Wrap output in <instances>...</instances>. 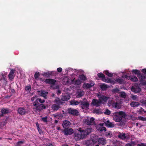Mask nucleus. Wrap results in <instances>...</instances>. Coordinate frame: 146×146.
Returning <instances> with one entry per match:
<instances>
[{
    "label": "nucleus",
    "instance_id": "0e129e2a",
    "mask_svg": "<svg viewBox=\"0 0 146 146\" xmlns=\"http://www.w3.org/2000/svg\"><path fill=\"white\" fill-rule=\"evenodd\" d=\"M142 72L146 75V69L145 68L143 69L142 70Z\"/></svg>",
    "mask_w": 146,
    "mask_h": 146
},
{
    "label": "nucleus",
    "instance_id": "de8ad7c7",
    "mask_svg": "<svg viewBox=\"0 0 146 146\" xmlns=\"http://www.w3.org/2000/svg\"><path fill=\"white\" fill-rule=\"evenodd\" d=\"M131 98L134 100H136L137 99V97L136 95L131 94Z\"/></svg>",
    "mask_w": 146,
    "mask_h": 146
},
{
    "label": "nucleus",
    "instance_id": "6e6d98bb",
    "mask_svg": "<svg viewBox=\"0 0 146 146\" xmlns=\"http://www.w3.org/2000/svg\"><path fill=\"white\" fill-rule=\"evenodd\" d=\"M57 71L59 72H61L62 71V69L61 68H59L57 69Z\"/></svg>",
    "mask_w": 146,
    "mask_h": 146
},
{
    "label": "nucleus",
    "instance_id": "f03ea898",
    "mask_svg": "<svg viewBox=\"0 0 146 146\" xmlns=\"http://www.w3.org/2000/svg\"><path fill=\"white\" fill-rule=\"evenodd\" d=\"M126 116L125 113L123 111H120L119 112H115L113 114V120L116 122H120L119 125H122V123L121 122L122 117H125Z\"/></svg>",
    "mask_w": 146,
    "mask_h": 146
},
{
    "label": "nucleus",
    "instance_id": "7ed1b4c3",
    "mask_svg": "<svg viewBox=\"0 0 146 146\" xmlns=\"http://www.w3.org/2000/svg\"><path fill=\"white\" fill-rule=\"evenodd\" d=\"M92 129L90 127H87L85 128H79L78 131L82 133L83 137L85 138L92 131Z\"/></svg>",
    "mask_w": 146,
    "mask_h": 146
},
{
    "label": "nucleus",
    "instance_id": "423d86ee",
    "mask_svg": "<svg viewBox=\"0 0 146 146\" xmlns=\"http://www.w3.org/2000/svg\"><path fill=\"white\" fill-rule=\"evenodd\" d=\"M68 113L74 116H77L79 115V112L76 109L72 108H69L67 109Z\"/></svg>",
    "mask_w": 146,
    "mask_h": 146
},
{
    "label": "nucleus",
    "instance_id": "69168bd1",
    "mask_svg": "<svg viewBox=\"0 0 146 146\" xmlns=\"http://www.w3.org/2000/svg\"><path fill=\"white\" fill-rule=\"evenodd\" d=\"M54 88V89H58L59 88V86H55Z\"/></svg>",
    "mask_w": 146,
    "mask_h": 146
},
{
    "label": "nucleus",
    "instance_id": "603ef678",
    "mask_svg": "<svg viewBox=\"0 0 146 146\" xmlns=\"http://www.w3.org/2000/svg\"><path fill=\"white\" fill-rule=\"evenodd\" d=\"M39 76V74L38 73L36 72L35 74L34 77L35 79H37Z\"/></svg>",
    "mask_w": 146,
    "mask_h": 146
},
{
    "label": "nucleus",
    "instance_id": "c85d7f7f",
    "mask_svg": "<svg viewBox=\"0 0 146 146\" xmlns=\"http://www.w3.org/2000/svg\"><path fill=\"white\" fill-rule=\"evenodd\" d=\"M14 73V71L13 69H12L8 75L9 78L10 80H11L13 79L14 77L13 76V74Z\"/></svg>",
    "mask_w": 146,
    "mask_h": 146
},
{
    "label": "nucleus",
    "instance_id": "37998d69",
    "mask_svg": "<svg viewBox=\"0 0 146 146\" xmlns=\"http://www.w3.org/2000/svg\"><path fill=\"white\" fill-rule=\"evenodd\" d=\"M138 119L141 120L143 121H146V117H143L141 116H138Z\"/></svg>",
    "mask_w": 146,
    "mask_h": 146
},
{
    "label": "nucleus",
    "instance_id": "a19ab883",
    "mask_svg": "<svg viewBox=\"0 0 146 146\" xmlns=\"http://www.w3.org/2000/svg\"><path fill=\"white\" fill-rule=\"evenodd\" d=\"M97 75L99 78H104L105 77V76L102 73H98Z\"/></svg>",
    "mask_w": 146,
    "mask_h": 146
},
{
    "label": "nucleus",
    "instance_id": "8fccbe9b",
    "mask_svg": "<svg viewBox=\"0 0 146 146\" xmlns=\"http://www.w3.org/2000/svg\"><path fill=\"white\" fill-rule=\"evenodd\" d=\"M25 90L26 91H30L31 90V86H26L25 87Z\"/></svg>",
    "mask_w": 146,
    "mask_h": 146
},
{
    "label": "nucleus",
    "instance_id": "774afa93",
    "mask_svg": "<svg viewBox=\"0 0 146 146\" xmlns=\"http://www.w3.org/2000/svg\"><path fill=\"white\" fill-rule=\"evenodd\" d=\"M126 146H131V144L130 143H127L126 144Z\"/></svg>",
    "mask_w": 146,
    "mask_h": 146
},
{
    "label": "nucleus",
    "instance_id": "bb28decb",
    "mask_svg": "<svg viewBox=\"0 0 146 146\" xmlns=\"http://www.w3.org/2000/svg\"><path fill=\"white\" fill-rule=\"evenodd\" d=\"M130 79L132 81L136 82L138 81L137 78L135 76H132L129 77Z\"/></svg>",
    "mask_w": 146,
    "mask_h": 146
},
{
    "label": "nucleus",
    "instance_id": "338daca9",
    "mask_svg": "<svg viewBox=\"0 0 146 146\" xmlns=\"http://www.w3.org/2000/svg\"><path fill=\"white\" fill-rule=\"evenodd\" d=\"M53 116L54 117H57L58 116V115L57 114H54L53 115Z\"/></svg>",
    "mask_w": 146,
    "mask_h": 146
},
{
    "label": "nucleus",
    "instance_id": "49530a36",
    "mask_svg": "<svg viewBox=\"0 0 146 146\" xmlns=\"http://www.w3.org/2000/svg\"><path fill=\"white\" fill-rule=\"evenodd\" d=\"M140 102L144 105H146V100L142 99L140 101Z\"/></svg>",
    "mask_w": 146,
    "mask_h": 146
},
{
    "label": "nucleus",
    "instance_id": "bf43d9fd",
    "mask_svg": "<svg viewBox=\"0 0 146 146\" xmlns=\"http://www.w3.org/2000/svg\"><path fill=\"white\" fill-rule=\"evenodd\" d=\"M111 133V132H110V131H108V132H106V135L107 136H109L110 135Z\"/></svg>",
    "mask_w": 146,
    "mask_h": 146
},
{
    "label": "nucleus",
    "instance_id": "5701e85b",
    "mask_svg": "<svg viewBox=\"0 0 146 146\" xmlns=\"http://www.w3.org/2000/svg\"><path fill=\"white\" fill-rule=\"evenodd\" d=\"M94 83H91L90 84L88 83L86 84L84 83L83 85L84 88H90L94 86Z\"/></svg>",
    "mask_w": 146,
    "mask_h": 146
},
{
    "label": "nucleus",
    "instance_id": "f8f14e48",
    "mask_svg": "<svg viewBox=\"0 0 146 146\" xmlns=\"http://www.w3.org/2000/svg\"><path fill=\"white\" fill-rule=\"evenodd\" d=\"M37 92L38 95L43 97L45 98H46V96L48 94L47 92L41 90L40 91L38 90Z\"/></svg>",
    "mask_w": 146,
    "mask_h": 146
},
{
    "label": "nucleus",
    "instance_id": "473e14b6",
    "mask_svg": "<svg viewBox=\"0 0 146 146\" xmlns=\"http://www.w3.org/2000/svg\"><path fill=\"white\" fill-rule=\"evenodd\" d=\"M9 110L7 109L3 108L1 110V112L3 115L4 114H5L9 113Z\"/></svg>",
    "mask_w": 146,
    "mask_h": 146
},
{
    "label": "nucleus",
    "instance_id": "e2e57ef3",
    "mask_svg": "<svg viewBox=\"0 0 146 146\" xmlns=\"http://www.w3.org/2000/svg\"><path fill=\"white\" fill-rule=\"evenodd\" d=\"M3 79L4 81L5 82V85H6L7 83V81L6 80V79L5 77H3Z\"/></svg>",
    "mask_w": 146,
    "mask_h": 146
},
{
    "label": "nucleus",
    "instance_id": "2eb2a0df",
    "mask_svg": "<svg viewBox=\"0 0 146 146\" xmlns=\"http://www.w3.org/2000/svg\"><path fill=\"white\" fill-rule=\"evenodd\" d=\"M42 75L44 77L47 78L50 77L54 75V73L53 72L48 71L46 72H43Z\"/></svg>",
    "mask_w": 146,
    "mask_h": 146
},
{
    "label": "nucleus",
    "instance_id": "3c124183",
    "mask_svg": "<svg viewBox=\"0 0 146 146\" xmlns=\"http://www.w3.org/2000/svg\"><path fill=\"white\" fill-rule=\"evenodd\" d=\"M41 119L44 122H46L48 121L47 120V117H45L42 118Z\"/></svg>",
    "mask_w": 146,
    "mask_h": 146
},
{
    "label": "nucleus",
    "instance_id": "f257e3e1",
    "mask_svg": "<svg viewBox=\"0 0 146 146\" xmlns=\"http://www.w3.org/2000/svg\"><path fill=\"white\" fill-rule=\"evenodd\" d=\"M97 96L98 97V99H93L90 104L92 106L96 107L100 106L103 103V102H106L107 100L110 98L109 97H106L100 94H98Z\"/></svg>",
    "mask_w": 146,
    "mask_h": 146
},
{
    "label": "nucleus",
    "instance_id": "a211bd4d",
    "mask_svg": "<svg viewBox=\"0 0 146 146\" xmlns=\"http://www.w3.org/2000/svg\"><path fill=\"white\" fill-rule=\"evenodd\" d=\"M98 142L99 144H101L102 145H104L106 143V138H99Z\"/></svg>",
    "mask_w": 146,
    "mask_h": 146
},
{
    "label": "nucleus",
    "instance_id": "6e6552de",
    "mask_svg": "<svg viewBox=\"0 0 146 146\" xmlns=\"http://www.w3.org/2000/svg\"><path fill=\"white\" fill-rule=\"evenodd\" d=\"M62 132L65 135H70L74 133V130L70 127H68L65 128Z\"/></svg>",
    "mask_w": 146,
    "mask_h": 146
},
{
    "label": "nucleus",
    "instance_id": "b1692460",
    "mask_svg": "<svg viewBox=\"0 0 146 146\" xmlns=\"http://www.w3.org/2000/svg\"><path fill=\"white\" fill-rule=\"evenodd\" d=\"M112 106L113 107L117 109L121 108V105L120 104L116 102L112 104Z\"/></svg>",
    "mask_w": 146,
    "mask_h": 146
},
{
    "label": "nucleus",
    "instance_id": "72a5a7b5",
    "mask_svg": "<svg viewBox=\"0 0 146 146\" xmlns=\"http://www.w3.org/2000/svg\"><path fill=\"white\" fill-rule=\"evenodd\" d=\"M100 88L102 90L104 91L106 90L108 88V86L105 84H102L100 85Z\"/></svg>",
    "mask_w": 146,
    "mask_h": 146
},
{
    "label": "nucleus",
    "instance_id": "412c9836",
    "mask_svg": "<svg viewBox=\"0 0 146 146\" xmlns=\"http://www.w3.org/2000/svg\"><path fill=\"white\" fill-rule=\"evenodd\" d=\"M62 101L61 99L58 97H56L54 100V102L56 103L57 104L59 105L60 106V105L64 103V102Z\"/></svg>",
    "mask_w": 146,
    "mask_h": 146
},
{
    "label": "nucleus",
    "instance_id": "09e8293b",
    "mask_svg": "<svg viewBox=\"0 0 146 146\" xmlns=\"http://www.w3.org/2000/svg\"><path fill=\"white\" fill-rule=\"evenodd\" d=\"M23 142L22 141H19L17 142L15 145V146H20L21 145L23 144Z\"/></svg>",
    "mask_w": 146,
    "mask_h": 146
},
{
    "label": "nucleus",
    "instance_id": "6ab92c4d",
    "mask_svg": "<svg viewBox=\"0 0 146 146\" xmlns=\"http://www.w3.org/2000/svg\"><path fill=\"white\" fill-rule=\"evenodd\" d=\"M70 98V95L68 94H66L64 96H62L61 98L62 101H67Z\"/></svg>",
    "mask_w": 146,
    "mask_h": 146
},
{
    "label": "nucleus",
    "instance_id": "4be33fe9",
    "mask_svg": "<svg viewBox=\"0 0 146 146\" xmlns=\"http://www.w3.org/2000/svg\"><path fill=\"white\" fill-rule=\"evenodd\" d=\"M70 125V123L68 121L65 120L63 123L62 125L64 128H66V127L69 126Z\"/></svg>",
    "mask_w": 146,
    "mask_h": 146
},
{
    "label": "nucleus",
    "instance_id": "13d9d810",
    "mask_svg": "<svg viewBox=\"0 0 146 146\" xmlns=\"http://www.w3.org/2000/svg\"><path fill=\"white\" fill-rule=\"evenodd\" d=\"M61 93V91L60 90H58L57 91V92H56V93H57V94L58 95H59Z\"/></svg>",
    "mask_w": 146,
    "mask_h": 146
},
{
    "label": "nucleus",
    "instance_id": "4d7b16f0",
    "mask_svg": "<svg viewBox=\"0 0 146 146\" xmlns=\"http://www.w3.org/2000/svg\"><path fill=\"white\" fill-rule=\"evenodd\" d=\"M92 140V143L93 144V146L94 145V144L97 142V141L96 140H95L94 139H91Z\"/></svg>",
    "mask_w": 146,
    "mask_h": 146
},
{
    "label": "nucleus",
    "instance_id": "0eeeda50",
    "mask_svg": "<svg viewBox=\"0 0 146 146\" xmlns=\"http://www.w3.org/2000/svg\"><path fill=\"white\" fill-rule=\"evenodd\" d=\"M94 120L95 119L93 117L90 118L87 117L86 119H85L84 121V123L87 125H92L94 124Z\"/></svg>",
    "mask_w": 146,
    "mask_h": 146
},
{
    "label": "nucleus",
    "instance_id": "f704fd0d",
    "mask_svg": "<svg viewBox=\"0 0 146 146\" xmlns=\"http://www.w3.org/2000/svg\"><path fill=\"white\" fill-rule=\"evenodd\" d=\"M116 81L120 84H123L125 83V82L123 79L117 78L116 79Z\"/></svg>",
    "mask_w": 146,
    "mask_h": 146
},
{
    "label": "nucleus",
    "instance_id": "393cba45",
    "mask_svg": "<svg viewBox=\"0 0 146 146\" xmlns=\"http://www.w3.org/2000/svg\"><path fill=\"white\" fill-rule=\"evenodd\" d=\"M130 106L133 107H137L140 105L139 103L136 102H133L130 103Z\"/></svg>",
    "mask_w": 146,
    "mask_h": 146
},
{
    "label": "nucleus",
    "instance_id": "864d4df0",
    "mask_svg": "<svg viewBox=\"0 0 146 146\" xmlns=\"http://www.w3.org/2000/svg\"><path fill=\"white\" fill-rule=\"evenodd\" d=\"M37 97V96L36 95H35V97H32L31 99V100L32 101H34L35 99H36V98Z\"/></svg>",
    "mask_w": 146,
    "mask_h": 146
},
{
    "label": "nucleus",
    "instance_id": "052dcab7",
    "mask_svg": "<svg viewBox=\"0 0 146 146\" xmlns=\"http://www.w3.org/2000/svg\"><path fill=\"white\" fill-rule=\"evenodd\" d=\"M36 126L37 127L38 130H39V129H40L39 124L38 122L36 123Z\"/></svg>",
    "mask_w": 146,
    "mask_h": 146
},
{
    "label": "nucleus",
    "instance_id": "680f3d73",
    "mask_svg": "<svg viewBox=\"0 0 146 146\" xmlns=\"http://www.w3.org/2000/svg\"><path fill=\"white\" fill-rule=\"evenodd\" d=\"M145 144L143 143H141L138 144L137 146H145Z\"/></svg>",
    "mask_w": 146,
    "mask_h": 146
},
{
    "label": "nucleus",
    "instance_id": "a18cd8bd",
    "mask_svg": "<svg viewBox=\"0 0 146 146\" xmlns=\"http://www.w3.org/2000/svg\"><path fill=\"white\" fill-rule=\"evenodd\" d=\"M119 91V89L116 88L112 90V92L113 93H118Z\"/></svg>",
    "mask_w": 146,
    "mask_h": 146
},
{
    "label": "nucleus",
    "instance_id": "9d476101",
    "mask_svg": "<svg viewBox=\"0 0 146 146\" xmlns=\"http://www.w3.org/2000/svg\"><path fill=\"white\" fill-rule=\"evenodd\" d=\"M17 111L19 114L22 115L28 113L29 111L28 110H27L24 108L21 107L18 109Z\"/></svg>",
    "mask_w": 146,
    "mask_h": 146
},
{
    "label": "nucleus",
    "instance_id": "aec40b11",
    "mask_svg": "<svg viewBox=\"0 0 146 146\" xmlns=\"http://www.w3.org/2000/svg\"><path fill=\"white\" fill-rule=\"evenodd\" d=\"M105 125L108 127H114V125L112 123L110 122L109 120L107 121L104 122Z\"/></svg>",
    "mask_w": 146,
    "mask_h": 146
},
{
    "label": "nucleus",
    "instance_id": "1a4fd4ad",
    "mask_svg": "<svg viewBox=\"0 0 146 146\" xmlns=\"http://www.w3.org/2000/svg\"><path fill=\"white\" fill-rule=\"evenodd\" d=\"M79 132H76L74 134V138L76 141H79L81 139H84L85 138L84 137H83L82 133Z\"/></svg>",
    "mask_w": 146,
    "mask_h": 146
},
{
    "label": "nucleus",
    "instance_id": "5fc2aeb1",
    "mask_svg": "<svg viewBox=\"0 0 146 146\" xmlns=\"http://www.w3.org/2000/svg\"><path fill=\"white\" fill-rule=\"evenodd\" d=\"M93 138L94 139L96 140H98V139L99 138L98 136L96 135H94Z\"/></svg>",
    "mask_w": 146,
    "mask_h": 146
},
{
    "label": "nucleus",
    "instance_id": "c03bdc74",
    "mask_svg": "<svg viewBox=\"0 0 146 146\" xmlns=\"http://www.w3.org/2000/svg\"><path fill=\"white\" fill-rule=\"evenodd\" d=\"M104 114L107 115H110L111 113V111L108 109L106 110L105 111L104 113Z\"/></svg>",
    "mask_w": 146,
    "mask_h": 146
},
{
    "label": "nucleus",
    "instance_id": "58836bf2",
    "mask_svg": "<svg viewBox=\"0 0 146 146\" xmlns=\"http://www.w3.org/2000/svg\"><path fill=\"white\" fill-rule=\"evenodd\" d=\"M82 82L80 80H76L74 82V84L75 85H79L81 84Z\"/></svg>",
    "mask_w": 146,
    "mask_h": 146
},
{
    "label": "nucleus",
    "instance_id": "20e7f679",
    "mask_svg": "<svg viewBox=\"0 0 146 146\" xmlns=\"http://www.w3.org/2000/svg\"><path fill=\"white\" fill-rule=\"evenodd\" d=\"M80 105L82 106V109L88 110L89 109V103L87 99L84 98L82 100H80Z\"/></svg>",
    "mask_w": 146,
    "mask_h": 146
},
{
    "label": "nucleus",
    "instance_id": "9b49d317",
    "mask_svg": "<svg viewBox=\"0 0 146 146\" xmlns=\"http://www.w3.org/2000/svg\"><path fill=\"white\" fill-rule=\"evenodd\" d=\"M131 90L132 91L135 93H138L141 91V89L137 84H136L132 87L131 88Z\"/></svg>",
    "mask_w": 146,
    "mask_h": 146
},
{
    "label": "nucleus",
    "instance_id": "ea45409f",
    "mask_svg": "<svg viewBox=\"0 0 146 146\" xmlns=\"http://www.w3.org/2000/svg\"><path fill=\"white\" fill-rule=\"evenodd\" d=\"M126 94L124 92H121L120 93L119 96L123 98H125L126 97Z\"/></svg>",
    "mask_w": 146,
    "mask_h": 146
},
{
    "label": "nucleus",
    "instance_id": "39448f33",
    "mask_svg": "<svg viewBox=\"0 0 146 146\" xmlns=\"http://www.w3.org/2000/svg\"><path fill=\"white\" fill-rule=\"evenodd\" d=\"M33 106L35 107L36 110V111H41L43 109L46 108V106L42 104H40L39 102L33 103Z\"/></svg>",
    "mask_w": 146,
    "mask_h": 146
},
{
    "label": "nucleus",
    "instance_id": "c756f323",
    "mask_svg": "<svg viewBox=\"0 0 146 146\" xmlns=\"http://www.w3.org/2000/svg\"><path fill=\"white\" fill-rule=\"evenodd\" d=\"M97 129L98 131H99L102 132L103 131H106V128L104 127H97Z\"/></svg>",
    "mask_w": 146,
    "mask_h": 146
},
{
    "label": "nucleus",
    "instance_id": "f3484780",
    "mask_svg": "<svg viewBox=\"0 0 146 146\" xmlns=\"http://www.w3.org/2000/svg\"><path fill=\"white\" fill-rule=\"evenodd\" d=\"M84 92L82 90H79L77 91L76 96L78 98H80L84 96Z\"/></svg>",
    "mask_w": 146,
    "mask_h": 146
},
{
    "label": "nucleus",
    "instance_id": "a878e982",
    "mask_svg": "<svg viewBox=\"0 0 146 146\" xmlns=\"http://www.w3.org/2000/svg\"><path fill=\"white\" fill-rule=\"evenodd\" d=\"M70 104L72 105H77L79 104L80 103V101L78 102L75 100H72L70 101Z\"/></svg>",
    "mask_w": 146,
    "mask_h": 146
},
{
    "label": "nucleus",
    "instance_id": "7c9ffc66",
    "mask_svg": "<svg viewBox=\"0 0 146 146\" xmlns=\"http://www.w3.org/2000/svg\"><path fill=\"white\" fill-rule=\"evenodd\" d=\"M79 78L80 79L83 81H85L87 80V79L86 76L84 74H81L79 75Z\"/></svg>",
    "mask_w": 146,
    "mask_h": 146
},
{
    "label": "nucleus",
    "instance_id": "dca6fc26",
    "mask_svg": "<svg viewBox=\"0 0 146 146\" xmlns=\"http://www.w3.org/2000/svg\"><path fill=\"white\" fill-rule=\"evenodd\" d=\"M60 108H61L60 106L57 104H53L51 107V110H52L54 111H57Z\"/></svg>",
    "mask_w": 146,
    "mask_h": 146
},
{
    "label": "nucleus",
    "instance_id": "4468645a",
    "mask_svg": "<svg viewBox=\"0 0 146 146\" xmlns=\"http://www.w3.org/2000/svg\"><path fill=\"white\" fill-rule=\"evenodd\" d=\"M82 144L86 146H93V144L91 139L85 140L83 141Z\"/></svg>",
    "mask_w": 146,
    "mask_h": 146
},
{
    "label": "nucleus",
    "instance_id": "cd10ccee",
    "mask_svg": "<svg viewBox=\"0 0 146 146\" xmlns=\"http://www.w3.org/2000/svg\"><path fill=\"white\" fill-rule=\"evenodd\" d=\"M45 101L44 100H42L40 98H38L36 99L35 101L33 103H36L37 102L40 103V104H43L44 102Z\"/></svg>",
    "mask_w": 146,
    "mask_h": 146
},
{
    "label": "nucleus",
    "instance_id": "c9c22d12",
    "mask_svg": "<svg viewBox=\"0 0 146 146\" xmlns=\"http://www.w3.org/2000/svg\"><path fill=\"white\" fill-rule=\"evenodd\" d=\"M93 113L96 114H100L102 113L101 109H95L93 110Z\"/></svg>",
    "mask_w": 146,
    "mask_h": 146
},
{
    "label": "nucleus",
    "instance_id": "ddd939ff",
    "mask_svg": "<svg viewBox=\"0 0 146 146\" xmlns=\"http://www.w3.org/2000/svg\"><path fill=\"white\" fill-rule=\"evenodd\" d=\"M56 82V80L52 79H46L44 81V82L46 84H49L52 85H54Z\"/></svg>",
    "mask_w": 146,
    "mask_h": 146
},
{
    "label": "nucleus",
    "instance_id": "e433bc0d",
    "mask_svg": "<svg viewBox=\"0 0 146 146\" xmlns=\"http://www.w3.org/2000/svg\"><path fill=\"white\" fill-rule=\"evenodd\" d=\"M132 72L134 73L135 74H137V76L140 75V71L137 70H133L132 71Z\"/></svg>",
    "mask_w": 146,
    "mask_h": 146
},
{
    "label": "nucleus",
    "instance_id": "79ce46f5",
    "mask_svg": "<svg viewBox=\"0 0 146 146\" xmlns=\"http://www.w3.org/2000/svg\"><path fill=\"white\" fill-rule=\"evenodd\" d=\"M105 74L109 77H112L113 76V74L110 73L108 71L105 72Z\"/></svg>",
    "mask_w": 146,
    "mask_h": 146
},
{
    "label": "nucleus",
    "instance_id": "2f4dec72",
    "mask_svg": "<svg viewBox=\"0 0 146 146\" xmlns=\"http://www.w3.org/2000/svg\"><path fill=\"white\" fill-rule=\"evenodd\" d=\"M118 137L121 139L124 140L126 138L125 134L124 133L122 134L120 133V134L118 135Z\"/></svg>",
    "mask_w": 146,
    "mask_h": 146
},
{
    "label": "nucleus",
    "instance_id": "4c0bfd02",
    "mask_svg": "<svg viewBox=\"0 0 146 146\" xmlns=\"http://www.w3.org/2000/svg\"><path fill=\"white\" fill-rule=\"evenodd\" d=\"M139 78L141 79V82L142 83V81L143 80L145 79H146V76L145 75H141L140 73V76H138Z\"/></svg>",
    "mask_w": 146,
    "mask_h": 146
}]
</instances>
